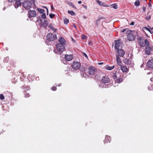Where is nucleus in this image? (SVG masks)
<instances>
[{"label": "nucleus", "instance_id": "nucleus-28", "mask_svg": "<svg viewBox=\"0 0 153 153\" xmlns=\"http://www.w3.org/2000/svg\"><path fill=\"white\" fill-rule=\"evenodd\" d=\"M144 43H145V46L146 45H149V41L146 39L144 40Z\"/></svg>", "mask_w": 153, "mask_h": 153}, {"label": "nucleus", "instance_id": "nucleus-48", "mask_svg": "<svg viewBox=\"0 0 153 153\" xmlns=\"http://www.w3.org/2000/svg\"><path fill=\"white\" fill-rule=\"evenodd\" d=\"M148 5L149 7H151L152 6V4L151 3H149L148 4Z\"/></svg>", "mask_w": 153, "mask_h": 153}, {"label": "nucleus", "instance_id": "nucleus-53", "mask_svg": "<svg viewBox=\"0 0 153 153\" xmlns=\"http://www.w3.org/2000/svg\"><path fill=\"white\" fill-rule=\"evenodd\" d=\"M78 3L79 4H81L82 3V1H78Z\"/></svg>", "mask_w": 153, "mask_h": 153}, {"label": "nucleus", "instance_id": "nucleus-8", "mask_svg": "<svg viewBox=\"0 0 153 153\" xmlns=\"http://www.w3.org/2000/svg\"><path fill=\"white\" fill-rule=\"evenodd\" d=\"M36 13L34 10H30L28 11L29 16L30 17H35L36 16Z\"/></svg>", "mask_w": 153, "mask_h": 153}, {"label": "nucleus", "instance_id": "nucleus-4", "mask_svg": "<svg viewBox=\"0 0 153 153\" xmlns=\"http://www.w3.org/2000/svg\"><path fill=\"white\" fill-rule=\"evenodd\" d=\"M138 42L139 43V45L141 47H144L145 46V43H144V39L142 37H139L137 38Z\"/></svg>", "mask_w": 153, "mask_h": 153}, {"label": "nucleus", "instance_id": "nucleus-44", "mask_svg": "<svg viewBox=\"0 0 153 153\" xmlns=\"http://www.w3.org/2000/svg\"><path fill=\"white\" fill-rule=\"evenodd\" d=\"M43 8H44L46 9L47 11V14L48 15V8L46 7H45V6H43Z\"/></svg>", "mask_w": 153, "mask_h": 153}, {"label": "nucleus", "instance_id": "nucleus-17", "mask_svg": "<svg viewBox=\"0 0 153 153\" xmlns=\"http://www.w3.org/2000/svg\"><path fill=\"white\" fill-rule=\"evenodd\" d=\"M120 69L124 73L128 71V68L125 66L123 65H120Z\"/></svg>", "mask_w": 153, "mask_h": 153}, {"label": "nucleus", "instance_id": "nucleus-52", "mask_svg": "<svg viewBox=\"0 0 153 153\" xmlns=\"http://www.w3.org/2000/svg\"><path fill=\"white\" fill-rule=\"evenodd\" d=\"M103 64V62H100V63H98V64L99 65H102Z\"/></svg>", "mask_w": 153, "mask_h": 153}, {"label": "nucleus", "instance_id": "nucleus-46", "mask_svg": "<svg viewBox=\"0 0 153 153\" xmlns=\"http://www.w3.org/2000/svg\"><path fill=\"white\" fill-rule=\"evenodd\" d=\"M134 22H132L130 23V25H134Z\"/></svg>", "mask_w": 153, "mask_h": 153}, {"label": "nucleus", "instance_id": "nucleus-2", "mask_svg": "<svg viewBox=\"0 0 153 153\" xmlns=\"http://www.w3.org/2000/svg\"><path fill=\"white\" fill-rule=\"evenodd\" d=\"M56 49L54 50V52L56 54H59V52H62L64 51L65 45L58 43L56 45Z\"/></svg>", "mask_w": 153, "mask_h": 153}, {"label": "nucleus", "instance_id": "nucleus-13", "mask_svg": "<svg viewBox=\"0 0 153 153\" xmlns=\"http://www.w3.org/2000/svg\"><path fill=\"white\" fill-rule=\"evenodd\" d=\"M59 44L65 45L66 44V42L64 38L62 37H61L58 40Z\"/></svg>", "mask_w": 153, "mask_h": 153}, {"label": "nucleus", "instance_id": "nucleus-25", "mask_svg": "<svg viewBox=\"0 0 153 153\" xmlns=\"http://www.w3.org/2000/svg\"><path fill=\"white\" fill-rule=\"evenodd\" d=\"M49 27L54 31H56L57 30L56 29L53 27V25L51 24L49 25Z\"/></svg>", "mask_w": 153, "mask_h": 153}, {"label": "nucleus", "instance_id": "nucleus-16", "mask_svg": "<svg viewBox=\"0 0 153 153\" xmlns=\"http://www.w3.org/2000/svg\"><path fill=\"white\" fill-rule=\"evenodd\" d=\"M115 45L114 47L116 49H119V48L120 45V40H117L115 42Z\"/></svg>", "mask_w": 153, "mask_h": 153}, {"label": "nucleus", "instance_id": "nucleus-23", "mask_svg": "<svg viewBox=\"0 0 153 153\" xmlns=\"http://www.w3.org/2000/svg\"><path fill=\"white\" fill-rule=\"evenodd\" d=\"M111 7L112 8L116 9L118 8L117 5L116 4H114L111 5Z\"/></svg>", "mask_w": 153, "mask_h": 153}, {"label": "nucleus", "instance_id": "nucleus-11", "mask_svg": "<svg viewBox=\"0 0 153 153\" xmlns=\"http://www.w3.org/2000/svg\"><path fill=\"white\" fill-rule=\"evenodd\" d=\"M101 81L104 83H108L110 81L109 79L107 76L103 77Z\"/></svg>", "mask_w": 153, "mask_h": 153}, {"label": "nucleus", "instance_id": "nucleus-26", "mask_svg": "<svg viewBox=\"0 0 153 153\" xmlns=\"http://www.w3.org/2000/svg\"><path fill=\"white\" fill-rule=\"evenodd\" d=\"M68 4L70 6H71L73 8L75 9H76V6H75L72 2H69L68 3Z\"/></svg>", "mask_w": 153, "mask_h": 153}, {"label": "nucleus", "instance_id": "nucleus-10", "mask_svg": "<svg viewBox=\"0 0 153 153\" xmlns=\"http://www.w3.org/2000/svg\"><path fill=\"white\" fill-rule=\"evenodd\" d=\"M152 51V48L151 47L148 46L146 47L145 50L146 54L148 55H150Z\"/></svg>", "mask_w": 153, "mask_h": 153}, {"label": "nucleus", "instance_id": "nucleus-1", "mask_svg": "<svg viewBox=\"0 0 153 153\" xmlns=\"http://www.w3.org/2000/svg\"><path fill=\"white\" fill-rule=\"evenodd\" d=\"M32 3L29 1H26L22 3V6L26 9H29L32 7V4L34 5L35 0H31Z\"/></svg>", "mask_w": 153, "mask_h": 153}, {"label": "nucleus", "instance_id": "nucleus-20", "mask_svg": "<svg viewBox=\"0 0 153 153\" xmlns=\"http://www.w3.org/2000/svg\"><path fill=\"white\" fill-rule=\"evenodd\" d=\"M111 139L110 137L108 136H106L105 138V140L104 141V143L110 142Z\"/></svg>", "mask_w": 153, "mask_h": 153}, {"label": "nucleus", "instance_id": "nucleus-18", "mask_svg": "<svg viewBox=\"0 0 153 153\" xmlns=\"http://www.w3.org/2000/svg\"><path fill=\"white\" fill-rule=\"evenodd\" d=\"M123 62L125 64L128 65H129L131 64V61L129 59H125L123 60Z\"/></svg>", "mask_w": 153, "mask_h": 153}, {"label": "nucleus", "instance_id": "nucleus-9", "mask_svg": "<svg viewBox=\"0 0 153 153\" xmlns=\"http://www.w3.org/2000/svg\"><path fill=\"white\" fill-rule=\"evenodd\" d=\"M23 1V0H16V1L15 4L14 5L15 7L16 8H17L18 7L20 6L21 5V3Z\"/></svg>", "mask_w": 153, "mask_h": 153}, {"label": "nucleus", "instance_id": "nucleus-55", "mask_svg": "<svg viewBox=\"0 0 153 153\" xmlns=\"http://www.w3.org/2000/svg\"><path fill=\"white\" fill-rule=\"evenodd\" d=\"M145 7H144L143 8V10L145 11Z\"/></svg>", "mask_w": 153, "mask_h": 153}, {"label": "nucleus", "instance_id": "nucleus-61", "mask_svg": "<svg viewBox=\"0 0 153 153\" xmlns=\"http://www.w3.org/2000/svg\"><path fill=\"white\" fill-rule=\"evenodd\" d=\"M60 86V85H59L58 86Z\"/></svg>", "mask_w": 153, "mask_h": 153}, {"label": "nucleus", "instance_id": "nucleus-50", "mask_svg": "<svg viewBox=\"0 0 153 153\" xmlns=\"http://www.w3.org/2000/svg\"><path fill=\"white\" fill-rule=\"evenodd\" d=\"M92 43V42L91 41H90V42L88 43V45H90Z\"/></svg>", "mask_w": 153, "mask_h": 153}, {"label": "nucleus", "instance_id": "nucleus-15", "mask_svg": "<svg viewBox=\"0 0 153 153\" xmlns=\"http://www.w3.org/2000/svg\"><path fill=\"white\" fill-rule=\"evenodd\" d=\"M73 58V56L72 55H65V59L67 61H69L72 60Z\"/></svg>", "mask_w": 153, "mask_h": 153}, {"label": "nucleus", "instance_id": "nucleus-29", "mask_svg": "<svg viewBox=\"0 0 153 153\" xmlns=\"http://www.w3.org/2000/svg\"><path fill=\"white\" fill-rule=\"evenodd\" d=\"M122 81V79L121 78L117 79L116 82L117 83H120Z\"/></svg>", "mask_w": 153, "mask_h": 153}, {"label": "nucleus", "instance_id": "nucleus-51", "mask_svg": "<svg viewBox=\"0 0 153 153\" xmlns=\"http://www.w3.org/2000/svg\"><path fill=\"white\" fill-rule=\"evenodd\" d=\"M51 8L52 10H53L54 9V8L53 5L51 6Z\"/></svg>", "mask_w": 153, "mask_h": 153}, {"label": "nucleus", "instance_id": "nucleus-34", "mask_svg": "<svg viewBox=\"0 0 153 153\" xmlns=\"http://www.w3.org/2000/svg\"><path fill=\"white\" fill-rule=\"evenodd\" d=\"M42 17L43 19H45L46 18L45 14L44 13H43L42 15Z\"/></svg>", "mask_w": 153, "mask_h": 153}, {"label": "nucleus", "instance_id": "nucleus-60", "mask_svg": "<svg viewBox=\"0 0 153 153\" xmlns=\"http://www.w3.org/2000/svg\"><path fill=\"white\" fill-rule=\"evenodd\" d=\"M153 29V27H152V28H151V30H152V29Z\"/></svg>", "mask_w": 153, "mask_h": 153}, {"label": "nucleus", "instance_id": "nucleus-7", "mask_svg": "<svg viewBox=\"0 0 153 153\" xmlns=\"http://www.w3.org/2000/svg\"><path fill=\"white\" fill-rule=\"evenodd\" d=\"M88 73L89 75H94L95 72L97 70L96 68L92 67H89L88 68Z\"/></svg>", "mask_w": 153, "mask_h": 153}, {"label": "nucleus", "instance_id": "nucleus-21", "mask_svg": "<svg viewBox=\"0 0 153 153\" xmlns=\"http://www.w3.org/2000/svg\"><path fill=\"white\" fill-rule=\"evenodd\" d=\"M115 67L114 65H113L112 66H107L106 67V69L108 70H111L113 69Z\"/></svg>", "mask_w": 153, "mask_h": 153}, {"label": "nucleus", "instance_id": "nucleus-27", "mask_svg": "<svg viewBox=\"0 0 153 153\" xmlns=\"http://www.w3.org/2000/svg\"><path fill=\"white\" fill-rule=\"evenodd\" d=\"M68 13L69 14H70L72 16H74L75 15V13L74 12L72 11H70V10H68Z\"/></svg>", "mask_w": 153, "mask_h": 153}, {"label": "nucleus", "instance_id": "nucleus-38", "mask_svg": "<svg viewBox=\"0 0 153 153\" xmlns=\"http://www.w3.org/2000/svg\"><path fill=\"white\" fill-rule=\"evenodd\" d=\"M8 1L11 3H13L16 1V0H8Z\"/></svg>", "mask_w": 153, "mask_h": 153}, {"label": "nucleus", "instance_id": "nucleus-3", "mask_svg": "<svg viewBox=\"0 0 153 153\" xmlns=\"http://www.w3.org/2000/svg\"><path fill=\"white\" fill-rule=\"evenodd\" d=\"M47 39L50 41H52L54 40L57 38L56 34L53 35L51 33H49L46 36Z\"/></svg>", "mask_w": 153, "mask_h": 153}, {"label": "nucleus", "instance_id": "nucleus-54", "mask_svg": "<svg viewBox=\"0 0 153 153\" xmlns=\"http://www.w3.org/2000/svg\"><path fill=\"white\" fill-rule=\"evenodd\" d=\"M106 86V85H103V87L106 88V87H106V86Z\"/></svg>", "mask_w": 153, "mask_h": 153}, {"label": "nucleus", "instance_id": "nucleus-19", "mask_svg": "<svg viewBox=\"0 0 153 153\" xmlns=\"http://www.w3.org/2000/svg\"><path fill=\"white\" fill-rule=\"evenodd\" d=\"M116 61L117 63L119 65H121L122 63L121 60L119 56L117 55L116 56Z\"/></svg>", "mask_w": 153, "mask_h": 153}, {"label": "nucleus", "instance_id": "nucleus-24", "mask_svg": "<svg viewBox=\"0 0 153 153\" xmlns=\"http://www.w3.org/2000/svg\"><path fill=\"white\" fill-rule=\"evenodd\" d=\"M48 22L46 20H44V22L42 23L43 25L45 27H47L48 25Z\"/></svg>", "mask_w": 153, "mask_h": 153}, {"label": "nucleus", "instance_id": "nucleus-39", "mask_svg": "<svg viewBox=\"0 0 153 153\" xmlns=\"http://www.w3.org/2000/svg\"><path fill=\"white\" fill-rule=\"evenodd\" d=\"M126 30H128L127 29H123L121 30V32L123 33L125 32Z\"/></svg>", "mask_w": 153, "mask_h": 153}, {"label": "nucleus", "instance_id": "nucleus-33", "mask_svg": "<svg viewBox=\"0 0 153 153\" xmlns=\"http://www.w3.org/2000/svg\"><path fill=\"white\" fill-rule=\"evenodd\" d=\"M0 98L1 100H3L4 99V97L3 94H1L0 95Z\"/></svg>", "mask_w": 153, "mask_h": 153}, {"label": "nucleus", "instance_id": "nucleus-45", "mask_svg": "<svg viewBox=\"0 0 153 153\" xmlns=\"http://www.w3.org/2000/svg\"><path fill=\"white\" fill-rule=\"evenodd\" d=\"M150 19H151V17L150 16H147L146 17V20H149Z\"/></svg>", "mask_w": 153, "mask_h": 153}, {"label": "nucleus", "instance_id": "nucleus-40", "mask_svg": "<svg viewBox=\"0 0 153 153\" xmlns=\"http://www.w3.org/2000/svg\"><path fill=\"white\" fill-rule=\"evenodd\" d=\"M86 36L84 35H83L82 36V39H85L86 38Z\"/></svg>", "mask_w": 153, "mask_h": 153}, {"label": "nucleus", "instance_id": "nucleus-6", "mask_svg": "<svg viewBox=\"0 0 153 153\" xmlns=\"http://www.w3.org/2000/svg\"><path fill=\"white\" fill-rule=\"evenodd\" d=\"M72 66L73 68L76 69H78L80 68L81 65L79 62H74L73 63Z\"/></svg>", "mask_w": 153, "mask_h": 153}, {"label": "nucleus", "instance_id": "nucleus-58", "mask_svg": "<svg viewBox=\"0 0 153 153\" xmlns=\"http://www.w3.org/2000/svg\"><path fill=\"white\" fill-rule=\"evenodd\" d=\"M150 80H151V81H152V78H151V79H150Z\"/></svg>", "mask_w": 153, "mask_h": 153}, {"label": "nucleus", "instance_id": "nucleus-5", "mask_svg": "<svg viewBox=\"0 0 153 153\" xmlns=\"http://www.w3.org/2000/svg\"><path fill=\"white\" fill-rule=\"evenodd\" d=\"M130 30H127L126 31V33L128 34L127 35L128 39L130 41H132L134 40L135 39V37L134 35L131 33H130Z\"/></svg>", "mask_w": 153, "mask_h": 153}, {"label": "nucleus", "instance_id": "nucleus-49", "mask_svg": "<svg viewBox=\"0 0 153 153\" xmlns=\"http://www.w3.org/2000/svg\"><path fill=\"white\" fill-rule=\"evenodd\" d=\"M84 7V8H85V9H87V6H85H85H84V7Z\"/></svg>", "mask_w": 153, "mask_h": 153}, {"label": "nucleus", "instance_id": "nucleus-59", "mask_svg": "<svg viewBox=\"0 0 153 153\" xmlns=\"http://www.w3.org/2000/svg\"><path fill=\"white\" fill-rule=\"evenodd\" d=\"M74 27H76V26L75 25H74Z\"/></svg>", "mask_w": 153, "mask_h": 153}, {"label": "nucleus", "instance_id": "nucleus-30", "mask_svg": "<svg viewBox=\"0 0 153 153\" xmlns=\"http://www.w3.org/2000/svg\"><path fill=\"white\" fill-rule=\"evenodd\" d=\"M64 22L65 24H67L69 22V21L68 19L65 18L64 19Z\"/></svg>", "mask_w": 153, "mask_h": 153}, {"label": "nucleus", "instance_id": "nucleus-31", "mask_svg": "<svg viewBox=\"0 0 153 153\" xmlns=\"http://www.w3.org/2000/svg\"><path fill=\"white\" fill-rule=\"evenodd\" d=\"M38 10L41 13H43L44 12V10L43 9H40V8H38Z\"/></svg>", "mask_w": 153, "mask_h": 153}, {"label": "nucleus", "instance_id": "nucleus-57", "mask_svg": "<svg viewBox=\"0 0 153 153\" xmlns=\"http://www.w3.org/2000/svg\"><path fill=\"white\" fill-rule=\"evenodd\" d=\"M83 17H84V19H86V18H87V17H85V16H84Z\"/></svg>", "mask_w": 153, "mask_h": 153}, {"label": "nucleus", "instance_id": "nucleus-47", "mask_svg": "<svg viewBox=\"0 0 153 153\" xmlns=\"http://www.w3.org/2000/svg\"><path fill=\"white\" fill-rule=\"evenodd\" d=\"M149 31L150 32V33L151 34H152L153 33V31L152 30H150Z\"/></svg>", "mask_w": 153, "mask_h": 153}, {"label": "nucleus", "instance_id": "nucleus-22", "mask_svg": "<svg viewBox=\"0 0 153 153\" xmlns=\"http://www.w3.org/2000/svg\"><path fill=\"white\" fill-rule=\"evenodd\" d=\"M96 2L98 3V4L100 6H103L104 4V3L102 1H100L99 0H95Z\"/></svg>", "mask_w": 153, "mask_h": 153}, {"label": "nucleus", "instance_id": "nucleus-35", "mask_svg": "<svg viewBox=\"0 0 153 153\" xmlns=\"http://www.w3.org/2000/svg\"><path fill=\"white\" fill-rule=\"evenodd\" d=\"M143 29H144L147 30H148V31L150 30V29L149 28H148V27H143Z\"/></svg>", "mask_w": 153, "mask_h": 153}, {"label": "nucleus", "instance_id": "nucleus-56", "mask_svg": "<svg viewBox=\"0 0 153 153\" xmlns=\"http://www.w3.org/2000/svg\"><path fill=\"white\" fill-rule=\"evenodd\" d=\"M148 89H149V90H152V89L151 88H150H150H149V87L148 88Z\"/></svg>", "mask_w": 153, "mask_h": 153}, {"label": "nucleus", "instance_id": "nucleus-32", "mask_svg": "<svg viewBox=\"0 0 153 153\" xmlns=\"http://www.w3.org/2000/svg\"><path fill=\"white\" fill-rule=\"evenodd\" d=\"M134 4L135 6H139L140 5V2L139 0H137L135 1Z\"/></svg>", "mask_w": 153, "mask_h": 153}, {"label": "nucleus", "instance_id": "nucleus-36", "mask_svg": "<svg viewBox=\"0 0 153 153\" xmlns=\"http://www.w3.org/2000/svg\"><path fill=\"white\" fill-rule=\"evenodd\" d=\"M56 87L55 86H53L52 88V90L53 91H55L56 90Z\"/></svg>", "mask_w": 153, "mask_h": 153}, {"label": "nucleus", "instance_id": "nucleus-41", "mask_svg": "<svg viewBox=\"0 0 153 153\" xmlns=\"http://www.w3.org/2000/svg\"><path fill=\"white\" fill-rule=\"evenodd\" d=\"M113 78L114 79L117 78V76L116 74H114L113 76Z\"/></svg>", "mask_w": 153, "mask_h": 153}, {"label": "nucleus", "instance_id": "nucleus-37", "mask_svg": "<svg viewBox=\"0 0 153 153\" xmlns=\"http://www.w3.org/2000/svg\"><path fill=\"white\" fill-rule=\"evenodd\" d=\"M54 15L52 13H50L49 14V16L51 18H53V17L54 16Z\"/></svg>", "mask_w": 153, "mask_h": 153}, {"label": "nucleus", "instance_id": "nucleus-43", "mask_svg": "<svg viewBox=\"0 0 153 153\" xmlns=\"http://www.w3.org/2000/svg\"><path fill=\"white\" fill-rule=\"evenodd\" d=\"M25 97H29V94L28 93H26L25 94Z\"/></svg>", "mask_w": 153, "mask_h": 153}, {"label": "nucleus", "instance_id": "nucleus-12", "mask_svg": "<svg viewBox=\"0 0 153 153\" xmlns=\"http://www.w3.org/2000/svg\"><path fill=\"white\" fill-rule=\"evenodd\" d=\"M147 65L149 68H153V60H149L147 62Z\"/></svg>", "mask_w": 153, "mask_h": 153}, {"label": "nucleus", "instance_id": "nucleus-14", "mask_svg": "<svg viewBox=\"0 0 153 153\" xmlns=\"http://www.w3.org/2000/svg\"><path fill=\"white\" fill-rule=\"evenodd\" d=\"M117 52L119 55L121 57H123L125 54V51L122 49H118Z\"/></svg>", "mask_w": 153, "mask_h": 153}, {"label": "nucleus", "instance_id": "nucleus-42", "mask_svg": "<svg viewBox=\"0 0 153 153\" xmlns=\"http://www.w3.org/2000/svg\"><path fill=\"white\" fill-rule=\"evenodd\" d=\"M82 54L83 56H84L86 58H88V56L85 53H83Z\"/></svg>", "mask_w": 153, "mask_h": 153}]
</instances>
